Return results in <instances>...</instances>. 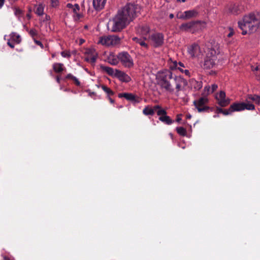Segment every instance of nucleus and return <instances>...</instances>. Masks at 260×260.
<instances>
[{
    "label": "nucleus",
    "mask_w": 260,
    "mask_h": 260,
    "mask_svg": "<svg viewBox=\"0 0 260 260\" xmlns=\"http://www.w3.org/2000/svg\"><path fill=\"white\" fill-rule=\"evenodd\" d=\"M156 79L158 85L165 91L169 93H174L177 96L179 92L185 89L187 81L181 76H173L170 70H164L158 71Z\"/></svg>",
    "instance_id": "1"
},
{
    "label": "nucleus",
    "mask_w": 260,
    "mask_h": 260,
    "mask_svg": "<svg viewBox=\"0 0 260 260\" xmlns=\"http://www.w3.org/2000/svg\"><path fill=\"white\" fill-rule=\"evenodd\" d=\"M139 7L134 4H127L118 10L116 14L110 20V30L119 32L124 28L136 17Z\"/></svg>",
    "instance_id": "2"
},
{
    "label": "nucleus",
    "mask_w": 260,
    "mask_h": 260,
    "mask_svg": "<svg viewBox=\"0 0 260 260\" xmlns=\"http://www.w3.org/2000/svg\"><path fill=\"white\" fill-rule=\"evenodd\" d=\"M238 26L242 30V34H251L257 30L260 26V20L253 13L245 15L238 22Z\"/></svg>",
    "instance_id": "3"
},
{
    "label": "nucleus",
    "mask_w": 260,
    "mask_h": 260,
    "mask_svg": "<svg viewBox=\"0 0 260 260\" xmlns=\"http://www.w3.org/2000/svg\"><path fill=\"white\" fill-rule=\"evenodd\" d=\"M219 53V47L217 45L209 48L206 52V57L201 67L205 70L213 68L215 66L217 55Z\"/></svg>",
    "instance_id": "4"
},
{
    "label": "nucleus",
    "mask_w": 260,
    "mask_h": 260,
    "mask_svg": "<svg viewBox=\"0 0 260 260\" xmlns=\"http://www.w3.org/2000/svg\"><path fill=\"white\" fill-rule=\"evenodd\" d=\"M206 27V23L202 21H192L182 23L179 29L183 31H189L192 34L201 31Z\"/></svg>",
    "instance_id": "5"
},
{
    "label": "nucleus",
    "mask_w": 260,
    "mask_h": 260,
    "mask_svg": "<svg viewBox=\"0 0 260 260\" xmlns=\"http://www.w3.org/2000/svg\"><path fill=\"white\" fill-rule=\"evenodd\" d=\"M120 39L116 35H109L100 37L98 41V44L111 47L120 44Z\"/></svg>",
    "instance_id": "6"
},
{
    "label": "nucleus",
    "mask_w": 260,
    "mask_h": 260,
    "mask_svg": "<svg viewBox=\"0 0 260 260\" xmlns=\"http://www.w3.org/2000/svg\"><path fill=\"white\" fill-rule=\"evenodd\" d=\"M245 109L247 110H254L255 109V106L249 101H246V100L245 102H236L233 103L230 106V111H232L233 113L234 112L242 111Z\"/></svg>",
    "instance_id": "7"
},
{
    "label": "nucleus",
    "mask_w": 260,
    "mask_h": 260,
    "mask_svg": "<svg viewBox=\"0 0 260 260\" xmlns=\"http://www.w3.org/2000/svg\"><path fill=\"white\" fill-rule=\"evenodd\" d=\"M117 58L124 67L131 68L133 67V59L127 52H122L119 53L117 55Z\"/></svg>",
    "instance_id": "8"
},
{
    "label": "nucleus",
    "mask_w": 260,
    "mask_h": 260,
    "mask_svg": "<svg viewBox=\"0 0 260 260\" xmlns=\"http://www.w3.org/2000/svg\"><path fill=\"white\" fill-rule=\"evenodd\" d=\"M147 40L154 47H158L162 45L164 36L161 33L156 32L149 36Z\"/></svg>",
    "instance_id": "9"
},
{
    "label": "nucleus",
    "mask_w": 260,
    "mask_h": 260,
    "mask_svg": "<svg viewBox=\"0 0 260 260\" xmlns=\"http://www.w3.org/2000/svg\"><path fill=\"white\" fill-rule=\"evenodd\" d=\"M187 53L192 59L200 58L203 56V52L200 46L196 43L192 44L188 47Z\"/></svg>",
    "instance_id": "10"
},
{
    "label": "nucleus",
    "mask_w": 260,
    "mask_h": 260,
    "mask_svg": "<svg viewBox=\"0 0 260 260\" xmlns=\"http://www.w3.org/2000/svg\"><path fill=\"white\" fill-rule=\"evenodd\" d=\"M208 102V98L204 96L200 98L198 100H194L193 104L199 112H204L208 111L210 108L209 107L206 105Z\"/></svg>",
    "instance_id": "11"
},
{
    "label": "nucleus",
    "mask_w": 260,
    "mask_h": 260,
    "mask_svg": "<svg viewBox=\"0 0 260 260\" xmlns=\"http://www.w3.org/2000/svg\"><path fill=\"white\" fill-rule=\"evenodd\" d=\"M215 98L218 104L222 107L227 106L231 102L230 99L226 97L225 92L223 91L217 92L215 95Z\"/></svg>",
    "instance_id": "12"
},
{
    "label": "nucleus",
    "mask_w": 260,
    "mask_h": 260,
    "mask_svg": "<svg viewBox=\"0 0 260 260\" xmlns=\"http://www.w3.org/2000/svg\"><path fill=\"white\" fill-rule=\"evenodd\" d=\"M243 7L240 3H232L227 7V12L230 14L237 15L241 13Z\"/></svg>",
    "instance_id": "13"
},
{
    "label": "nucleus",
    "mask_w": 260,
    "mask_h": 260,
    "mask_svg": "<svg viewBox=\"0 0 260 260\" xmlns=\"http://www.w3.org/2000/svg\"><path fill=\"white\" fill-rule=\"evenodd\" d=\"M85 55L86 56L85 60L92 63L95 62L98 57V53L93 48L87 49L85 52Z\"/></svg>",
    "instance_id": "14"
},
{
    "label": "nucleus",
    "mask_w": 260,
    "mask_h": 260,
    "mask_svg": "<svg viewBox=\"0 0 260 260\" xmlns=\"http://www.w3.org/2000/svg\"><path fill=\"white\" fill-rule=\"evenodd\" d=\"M149 32L150 28L146 24L140 25L137 28V33L145 40H147L150 36Z\"/></svg>",
    "instance_id": "15"
},
{
    "label": "nucleus",
    "mask_w": 260,
    "mask_h": 260,
    "mask_svg": "<svg viewBox=\"0 0 260 260\" xmlns=\"http://www.w3.org/2000/svg\"><path fill=\"white\" fill-rule=\"evenodd\" d=\"M67 7L74 13L73 17L75 20L77 21L80 19L81 15L79 13L80 7L78 4H76L73 5L72 4L68 3L67 5Z\"/></svg>",
    "instance_id": "16"
},
{
    "label": "nucleus",
    "mask_w": 260,
    "mask_h": 260,
    "mask_svg": "<svg viewBox=\"0 0 260 260\" xmlns=\"http://www.w3.org/2000/svg\"><path fill=\"white\" fill-rule=\"evenodd\" d=\"M168 64L169 69L171 70H178L180 72V70H184L185 68L184 64L181 62H178L176 60H173L170 58L168 61Z\"/></svg>",
    "instance_id": "17"
},
{
    "label": "nucleus",
    "mask_w": 260,
    "mask_h": 260,
    "mask_svg": "<svg viewBox=\"0 0 260 260\" xmlns=\"http://www.w3.org/2000/svg\"><path fill=\"white\" fill-rule=\"evenodd\" d=\"M106 2L107 0H93V8L96 11H99L104 9Z\"/></svg>",
    "instance_id": "18"
},
{
    "label": "nucleus",
    "mask_w": 260,
    "mask_h": 260,
    "mask_svg": "<svg viewBox=\"0 0 260 260\" xmlns=\"http://www.w3.org/2000/svg\"><path fill=\"white\" fill-rule=\"evenodd\" d=\"M117 72V73L116 74V77L120 81L123 82H129L131 80L130 76H129L124 72L120 70H118V71Z\"/></svg>",
    "instance_id": "19"
},
{
    "label": "nucleus",
    "mask_w": 260,
    "mask_h": 260,
    "mask_svg": "<svg viewBox=\"0 0 260 260\" xmlns=\"http://www.w3.org/2000/svg\"><path fill=\"white\" fill-rule=\"evenodd\" d=\"M118 97L119 98H124L127 100L132 101L135 103H138L139 102L138 99L137 98L136 96L134 94H132V93H120L118 95Z\"/></svg>",
    "instance_id": "20"
},
{
    "label": "nucleus",
    "mask_w": 260,
    "mask_h": 260,
    "mask_svg": "<svg viewBox=\"0 0 260 260\" xmlns=\"http://www.w3.org/2000/svg\"><path fill=\"white\" fill-rule=\"evenodd\" d=\"M184 12L187 20L192 18H196L199 15L198 11L195 9L189 10Z\"/></svg>",
    "instance_id": "21"
},
{
    "label": "nucleus",
    "mask_w": 260,
    "mask_h": 260,
    "mask_svg": "<svg viewBox=\"0 0 260 260\" xmlns=\"http://www.w3.org/2000/svg\"><path fill=\"white\" fill-rule=\"evenodd\" d=\"M246 101H252L255 102V103L259 105L260 104V96L257 95L256 94H249L246 98Z\"/></svg>",
    "instance_id": "22"
},
{
    "label": "nucleus",
    "mask_w": 260,
    "mask_h": 260,
    "mask_svg": "<svg viewBox=\"0 0 260 260\" xmlns=\"http://www.w3.org/2000/svg\"><path fill=\"white\" fill-rule=\"evenodd\" d=\"M103 70L105 71L109 75L116 77V74L117 73V71H118L119 70L115 69L109 67H105L103 68Z\"/></svg>",
    "instance_id": "23"
},
{
    "label": "nucleus",
    "mask_w": 260,
    "mask_h": 260,
    "mask_svg": "<svg viewBox=\"0 0 260 260\" xmlns=\"http://www.w3.org/2000/svg\"><path fill=\"white\" fill-rule=\"evenodd\" d=\"M52 68L54 71L56 73H59L61 72L64 70V65L61 63H54L52 65Z\"/></svg>",
    "instance_id": "24"
},
{
    "label": "nucleus",
    "mask_w": 260,
    "mask_h": 260,
    "mask_svg": "<svg viewBox=\"0 0 260 260\" xmlns=\"http://www.w3.org/2000/svg\"><path fill=\"white\" fill-rule=\"evenodd\" d=\"M133 41L135 42L136 43L139 44L142 47H144L145 49L148 48V45L145 42V40L144 39H142L141 38H139L138 37H133L132 38Z\"/></svg>",
    "instance_id": "25"
},
{
    "label": "nucleus",
    "mask_w": 260,
    "mask_h": 260,
    "mask_svg": "<svg viewBox=\"0 0 260 260\" xmlns=\"http://www.w3.org/2000/svg\"><path fill=\"white\" fill-rule=\"evenodd\" d=\"M191 84L192 87L196 90H199L203 87V83L201 81L192 80Z\"/></svg>",
    "instance_id": "26"
},
{
    "label": "nucleus",
    "mask_w": 260,
    "mask_h": 260,
    "mask_svg": "<svg viewBox=\"0 0 260 260\" xmlns=\"http://www.w3.org/2000/svg\"><path fill=\"white\" fill-rule=\"evenodd\" d=\"M159 120L168 125L171 124L173 122V121L169 116H167V114L163 116H160L159 117Z\"/></svg>",
    "instance_id": "27"
},
{
    "label": "nucleus",
    "mask_w": 260,
    "mask_h": 260,
    "mask_svg": "<svg viewBox=\"0 0 260 260\" xmlns=\"http://www.w3.org/2000/svg\"><path fill=\"white\" fill-rule=\"evenodd\" d=\"M44 5L42 4H40L36 6L35 13L39 16H42L44 14Z\"/></svg>",
    "instance_id": "28"
},
{
    "label": "nucleus",
    "mask_w": 260,
    "mask_h": 260,
    "mask_svg": "<svg viewBox=\"0 0 260 260\" xmlns=\"http://www.w3.org/2000/svg\"><path fill=\"white\" fill-rule=\"evenodd\" d=\"M11 39L16 42L17 44H19L21 42V39L20 36L16 32H12L10 35Z\"/></svg>",
    "instance_id": "29"
},
{
    "label": "nucleus",
    "mask_w": 260,
    "mask_h": 260,
    "mask_svg": "<svg viewBox=\"0 0 260 260\" xmlns=\"http://www.w3.org/2000/svg\"><path fill=\"white\" fill-rule=\"evenodd\" d=\"M108 62L112 65L115 66L118 64V59L114 55L111 54L109 55V56L108 58Z\"/></svg>",
    "instance_id": "30"
},
{
    "label": "nucleus",
    "mask_w": 260,
    "mask_h": 260,
    "mask_svg": "<svg viewBox=\"0 0 260 260\" xmlns=\"http://www.w3.org/2000/svg\"><path fill=\"white\" fill-rule=\"evenodd\" d=\"M143 113L145 115H153L154 114V109L149 106H146L143 110Z\"/></svg>",
    "instance_id": "31"
},
{
    "label": "nucleus",
    "mask_w": 260,
    "mask_h": 260,
    "mask_svg": "<svg viewBox=\"0 0 260 260\" xmlns=\"http://www.w3.org/2000/svg\"><path fill=\"white\" fill-rule=\"evenodd\" d=\"M66 79L73 80L77 86H80L81 84L80 82L78 79L71 74H67L66 76Z\"/></svg>",
    "instance_id": "32"
},
{
    "label": "nucleus",
    "mask_w": 260,
    "mask_h": 260,
    "mask_svg": "<svg viewBox=\"0 0 260 260\" xmlns=\"http://www.w3.org/2000/svg\"><path fill=\"white\" fill-rule=\"evenodd\" d=\"M102 89L107 93V97L114 95V92L109 87L105 85H101Z\"/></svg>",
    "instance_id": "33"
},
{
    "label": "nucleus",
    "mask_w": 260,
    "mask_h": 260,
    "mask_svg": "<svg viewBox=\"0 0 260 260\" xmlns=\"http://www.w3.org/2000/svg\"><path fill=\"white\" fill-rule=\"evenodd\" d=\"M177 132L181 136H184L186 135V131L183 127H176Z\"/></svg>",
    "instance_id": "34"
},
{
    "label": "nucleus",
    "mask_w": 260,
    "mask_h": 260,
    "mask_svg": "<svg viewBox=\"0 0 260 260\" xmlns=\"http://www.w3.org/2000/svg\"><path fill=\"white\" fill-rule=\"evenodd\" d=\"M176 17L178 19H182V20H187L186 17L185 16V12H178L176 14Z\"/></svg>",
    "instance_id": "35"
},
{
    "label": "nucleus",
    "mask_w": 260,
    "mask_h": 260,
    "mask_svg": "<svg viewBox=\"0 0 260 260\" xmlns=\"http://www.w3.org/2000/svg\"><path fill=\"white\" fill-rule=\"evenodd\" d=\"M253 71H256V76H257V79L258 80L260 81V66H258L255 67H253L252 68Z\"/></svg>",
    "instance_id": "36"
},
{
    "label": "nucleus",
    "mask_w": 260,
    "mask_h": 260,
    "mask_svg": "<svg viewBox=\"0 0 260 260\" xmlns=\"http://www.w3.org/2000/svg\"><path fill=\"white\" fill-rule=\"evenodd\" d=\"M213 93L211 92V87L209 85H207L204 87L203 94L204 95H209Z\"/></svg>",
    "instance_id": "37"
},
{
    "label": "nucleus",
    "mask_w": 260,
    "mask_h": 260,
    "mask_svg": "<svg viewBox=\"0 0 260 260\" xmlns=\"http://www.w3.org/2000/svg\"><path fill=\"white\" fill-rule=\"evenodd\" d=\"M61 55L64 58H70L71 57V53L69 51H64L61 52Z\"/></svg>",
    "instance_id": "38"
},
{
    "label": "nucleus",
    "mask_w": 260,
    "mask_h": 260,
    "mask_svg": "<svg viewBox=\"0 0 260 260\" xmlns=\"http://www.w3.org/2000/svg\"><path fill=\"white\" fill-rule=\"evenodd\" d=\"M14 14L16 16H17L19 19L20 17V16L22 13V11L18 8H13Z\"/></svg>",
    "instance_id": "39"
},
{
    "label": "nucleus",
    "mask_w": 260,
    "mask_h": 260,
    "mask_svg": "<svg viewBox=\"0 0 260 260\" xmlns=\"http://www.w3.org/2000/svg\"><path fill=\"white\" fill-rule=\"evenodd\" d=\"M157 114L160 116H163L164 115H166L167 114L166 111L162 109H160L157 112Z\"/></svg>",
    "instance_id": "40"
},
{
    "label": "nucleus",
    "mask_w": 260,
    "mask_h": 260,
    "mask_svg": "<svg viewBox=\"0 0 260 260\" xmlns=\"http://www.w3.org/2000/svg\"><path fill=\"white\" fill-rule=\"evenodd\" d=\"M180 72L182 74H184L185 75H186L187 77L190 76V73L189 71L187 69H184V70H180Z\"/></svg>",
    "instance_id": "41"
},
{
    "label": "nucleus",
    "mask_w": 260,
    "mask_h": 260,
    "mask_svg": "<svg viewBox=\"0 0 260 260\" xmlns=\"http://www.w3.org/2000/svg\"><path fill=\"white\" fill-rule=\"evenodd\" d=\"M29 35L32 37H34L37 35V31L35 29H31L29 31Z\"/></svg>",
    "instance_id": "42"
},
{
    "label": "nucleus",
    "mask_w": 260,
    "mask_h": 260,
    "mask_svg": "<svg viewBox=\"0 0 260 260\" xmlns=\"http://www.w3.org/2000/svg\"><path fill=\"white\" fill-rule=\"evenodd\" d=\"M233 113L230 111V107L228 109L223 110L222 114L225 115L231 114Z\"/></svg>",
    "instance_id": "43"
},
{
    "label": "nucleus",
    "mask_w": 260,
    "mask_h": 260,
    "mask_svg": "<svg viewBox=\"0 0 260 260\" xmlns=\"http://www.w3.org/2000/svg\"><path fill=\"white\" fill-rule=\"evenodd\" d=\"M218 88V85L216 84H213L211 85V92H213L215 91Z\"/></svg>",
    "instance_id": "44"
},
{
    "label": "nucleus",
    "mask_w": 260,
    "mask_h": 260,
    "mask_svg": "<svg viewBox=\"0 0 260 260\" xmlns=\"http://www.w3.org/2000/svg\"><path fill=\"white\" fill-rule=\"evenodd\" d=\"M58 4V0H51V5L52 7H56Z\"/></svg>",
    "instance_id": "45"
},
{
    "label": "nucleus",
    "mask_w": 260,
    "mask_h": 260,
    "mask_svg": "<svg viewBox=\"0 0 260 260\" xmlns=\"http://www.w3.org/2000/svg\"><path fill=\"white\" fill-rule=\"evenodd\" d=\"M34 42L37 45L40 46L42 48H44L43 44L40 41L34 39Z\"/></svg>",
    "instance_id": "46"
},
{
    "label": "nucleus",
    "mask_w": 260,
    "mask_h": 260,
    "mask_svg": "<svg viewBox=\"0 0 260 260\" xmlns=\"http://www.w3.org/2000/svg\"><path fill=\"white\" fill-rule=\"evenodd\" d=\"M181 115H182L181 114L177 115V119H176V121L177 122H180L181 121V120H182Z\"/></svg>",
    "instance_id": "47"
},
{
    "label": "nucleus",
    "mask_w": 260,
    "mask_h": 260,
    "mask_svg": "<svg viewBox=\"0 0 260 260\" xmlns=\"http://www.w3.org/2000/svg\"><path fill=\"white\" fill-rule=\"evenodd\" d=\"M234 34V30L232 28H230V32L228 34V37H231Z\"/></svg>",
    "instance_id": "48"
},
{
    "label": "nucleus",
    "mask_w": 260,
    "mask_h": 260,
    "mask_svg": "<svg viewBox=\"0 0 260 260\" xmlns=\"http://www.w3.org/2000/svg\"><path fill=\"white\" fill-rule=\"evenodd\" d=\"M152 109H154V112L155 110H158L160 109H161V108L159 105H156V106H154L153 108Z\"/></svg>",
    "instance_id": "49"
},
{
    "label": "nucleus",
    "mask_w": 260,
    "mask_h": 260,
    "mask_svg": "<svg viewBox=\"0 0 260 260\" xmlns=\"http://www.w3.org/2000/svg\"><path fill=\"white\" fill-rule=\"evenodd\" d=\"M7 44L12 48H14V45L11 43L9 41L7 42Z\"/></svg>",
    "instance_id": "50"
},
{
    "label": "nucleus",
    "mask_w": 260,
    "mask_h": 260,
    "mask_svg": "<svg viewBox=\"0 0 260 260\" xmlns=\"http://www.w3.org/2000/svg\"><path fill=\"white\" fill-rule=\"evenodd\" d=\"M107 98L108 99V100H109L110 102L111 103V104H114V100H113L111 98V96H108Z\"/></svg>",
    "instance_id": "51"
},
{
    "label": "nucleus",
    "mask_w": 260,
    "mask_h": 260,
    "mask_svg": "<svg viewBox=\"0 0 260 260\" xmlns=\"http://www.w3.org/2000/svg\"><path fill=\"white\" fill-rule=\"evenodd\" d=\"M5 0H0V9L3 6Z\"/></svg>",
    "instance_id": "52"
},
{
    "label": "nucleus",
    "mask_w": 260,
    "mask_h": 260,
    "mask_svg": "<svg viewBox=\"0 0 260 260\" xmlns=\"http://www.w3.org/2000/svg\"><path fill=\"white\" fill-rule=\"evenodd\" d=\"M191 118V115L190 114H187L186 115V119H190Z\"/></svg>",
    "instance_id": "53"
},
{
    "label": "nucleus",
    "mask_w": 260,
    "mask_h": 260,
    "mask_svg": "<svg viewBox=\"0 0 260 260\" xmlns=\"http://www.w3.org/2000/svg\"><path fill=\"white\" fill-rule=\"evenodd\" d=\"M217 110L219 113H222L223 109H222L221 108H217Z\"/></svg>",
    "instance_id": "54"
},
{
    "label": "nucleus",
    "mask_w": 260,
    "mask_h": 260,
    "mask_svg": "<svg viewBox=\"0 0 260 260\" xmlns=\"http://www.w3.org/2000/svg\"><path fill=\"white\" fill-rule=\"evenodd\" d=\"M56 80L57 83H60V78L59 77H56Z\"/></svg>",
    "instance_id": "55"
},
{
    "label": "nucleus",
    "mask_w": 260,
    "mask_h": 260,
    "mask_svg": "<svg viewBox=\"0 0 260 260\" xmlns=\"http://www.w3.org/2000/svg\"><path fill=\"white\" fill-rule=\"evenodd\" d=\"M169 18H170V19H172V18H174V14H170L169 15Z\"/></svg>",
    "instance_id": "56"
},
{
    "label": "nucleus",
    "mask_w": 260,
    "mask_h": 260,
    "mask_svg": "<svg viewBox=\"0 0 260 260\" xmlns=\"http://www.w3.org/2000/svg\"><path fill=\"white\" fill-rule=\"evenodd\" d=\"M177 1H180V2H185L186 1V0H177Z\"/></svg>",
    "instance_id": "57"
},
{
    "label": "nucleus",
    "mask_w": 260,
    "mask_h": 260,
    "mask_svg": "<svg viewBox=\"0 0 260 260\" xmlns=\"http://www.w3.org/2000/svg\"><path fill=\"white\" fill-rule=\"evenodd\" d=\"M218 117V115H214L213 116V117H214V118H216V117Z\"/></svg>",
    "instance_id": "58"
},
{
    "label": "nucleus",
    "mask_w": 260,
    "mask_h": 260,
    "mask_svg": "<svg viewBox=\"0 0 260 260\" xmlns=\"http://www.w3.org/2000/svg\"><path fill=\"white\" fill-rule=\"evenodd\" d=\"M52 57H55V55H54V54H52Z\"/></svg>",
    "instance_id": "59"
}]
</instances>
